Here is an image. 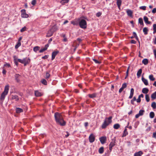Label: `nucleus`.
<instances>
[{"label": "nucleus", "mask_w": 156, "mask_h": 156, "mask_svg": "<svg viewBox=\"0 0 156 156\" xmlns=\"http://www.w3.org/2000/svg\"><path fill=\"white\" fill-rule=\"evenodd\" d=\"M54 117L56 123L61 126H64L66 125V122L64 121L61 114L58 112L54 114Z\"/></svg>", "instance_id": "1"}, {"label": "nucleus", "mask_w": 156, "mask_h": 156, "mask_svg": "<svg viewBox=\"0 0 156 156\" xmlns=\"http://www.w3.org/2000/svg\"><path fill=\"white\" fill-rule=\"evenodd\" d=\"M9 86L7 85L5 87L4 91L2 93L0 97V100L3 101L5 98V96L8 94L9 90Z\"/></svg>", "instance_id": "2"}, {"label": "nucleus", "mask_w": 156, "mask_h": 156, "mask_svg": "<svg viewBox=\"0 0 156 156\" xmlns=\"http://www.w3.org/2000/svg\"><path fill=\"white\" fill-rule=\"evenodd\" d=\"M112 116H110L108 118H106L104 122L101 126V128L102 129L106 128L109 124L112 122Z\"/></svg>", "instance_id": "3"}, {"label": "nucleus", "mask_w": 156, "mask_h": 156, "mask_svg": "<svg viewBox=\"0 0 156 156\" xmlns=\"http://www.w3.org/2000/svg\"><path fill=\"white\" fill-rule=\"evenodd\" d=\"M17 61L21 63L24 64V66L29 64L30 61V59L29 58L27 57L23 58V59H18Z\"/></svg>", "instance_id": "4"}, {"label": "nucleus", "mask_w": 156, "mask_h": 156, "mask_svg": "<svg viewBox=\"0 0 156 156\" xmlns=\"http://www.w3.org/2000/svg\"><path fill=\"white\" fill-rule=\"evenodd\" d=\"M79 25L80 27L84 29L87 27V22L84 19L80 20L79 22Z\"/></svg>", "instance_id": "5"}, {"label": "nucleus", "mask_w": 156, "mask_h": 156, "mask_svg": "<svg viewBox=\"0 0 156 156\" xmlns=\"http://www.w3.org/2000/svg\"><path fill=\"white\" fill-rule=\"evenodd\" d=\"M57 30V28L55 27H53L51 29L48 30L46 35L47 37H50L53 35L54 32Z\"/></svg>", "instance_id": "6"}, {"label": "nucleus", "mask_w": 156, "mask_h": 156, "mask_svg": "<svg viewBox=\"0 0 156 156\" xmlns=\"http://www.w3.org/2000/svg\"><path fill=\"white\" fill-rule=\"evenodd\" d=\"M88 139L90 143L93 142L95 140V136L94 134L91 133L89 136Z\"/></svg>", "instance_id": "7"}, {"label": "nucleus", "mask_w": 156, "mask_h": 156, "mask_svg": "<svg viewBox=\"0 0 156 156\" xmlns=\"http://www.w3.org/2000/svg\"><path fill=\"white\" fill-rule=\"evenodd\" d=\"M59 53V51L57 50H56L53 52L51 55V60H53L55 56Z\"/></svg>", "instance_id": "8"}, {"label": "nucleus", "mask_w": 156, "mask_h": 156, "mask_svg": "<svg viewBox=\"0 0 156 156\" xmlns=\"http://www.w3.org/2000/svg\"><path fill=\"white\" fill-rule=\"evenodd\" d=\"M144 112V110H140L139 113L136 115L135 118H138L140 116L143 115Z\"/></svg>", "instance_id": "9"}, {"label": "nucleus", "mask_w": 156, "mask_h": 156, "mask_svg": "<svg viewBox=\"0 0 156 156\" xmlns=\"http://www.w3.org/2000/svg\"><path fill=\"white\" fill-rule=\"evenodd\" d=\"M99 140L101 143L103 144H104L106 140V137L105 136H102L99 138Z\"/></svg>", "instance_id": "10"}, {"label": "nucleus", "mask_w": 156, "mask_h": 156, "mask_svg": "<svg viewBox=\"0 0 156 156\" xmlns=\"http://www.w3.org/2000/svg\"><path fill=\"white\" fill-rule=\"evenodd\" d=\"M35 95L37 97H41L42 96L43 94L40 92L39 90H37L34 91Z\"/></svg>", "instance_id": "11"}, {"label": "nucleus", "mask_w": 156, "mask_h": 156, "mask_svg": "<svg viewBox=\"0 0 156 156\" xmlns=\"http://www.w3.org/2000/svg\"><path fill=\"white\" fill-rule=\"evenodd\" d=\"M115 141L112 140L111 141L109 145V149L110 151H112L113 147L115 146Z\"/></svg>", "instance_id": "12"}, {"label": "nucleus", "mask_w": 156, "mask_h": 156, "mask_svg": "<svg viewBox=\"0 0 156 156\" xmlns=\"http://www.w3.org/2000/svg\"><path fill=\"white\" fill-rule=\"evenodd\" d=\"M144 20L145 23L147 24H151V22L148 21V18L146 16H144Z\"/></svg>", "instance_id": "13"}, {"label": "nucleus", "mask_w": 156, "mask_h": 156, "mask_svg": "<svg viewBox=\"0 0 156 156\" xmlns=\"http://www.w3.org/2000/svg\"><path fill=\"white\" fill-rule=\"evenodd\" d=\"M142 80L145 85H147L148 84L147 80L144 78L143 77H142Z\"/></svg>", "instance_id": "14"}, {"label": "nucleus", "mask_w": 156, "mask_h": 156, "mask_svg": "<svg viewBox=\"0 0 156 156\" xmlns=\"http://www.w3.org/2000/svg\"><path fill=\"white\" fill-rule=\"evenodd\" d=\"M122 1L121 0H117V5L119 9H120V6L122 4Z\"/></svg>", "instance_id": "15"}, {"label": "nucleus", "mask_w": 156, "mask_h": 156, "mask_svg": "<svg viewBox=\"0 0 156 156\" xmlns=\"http://www.w3.org/2000/svg\"><path fill=\"white\" fill-rule=\"evenodd\" d=\"M20 75L18 74H16L15 75V79L17 82H19L20 80L19 78Z\"/></svg>", "instance_id": "16"}, {"label": "nucleus", "mask_w": 156, "mask_h": 156, "mask_svg": "<svg viewBox=\"0 0 156 156\" xmlns=\"http://www.w3.org/2000/svg\"><path fill=\"white\" fill-rule=\"evenodd\" d=\"M142 72V69H140L137 73V76L138 78H139L141 76Z\"/></svg>", "instance_id": "17"}, {"label": "nucleus", "mask_w": 156, "mask_h": 156, "mask_svg": "<svg viewBox=\"0 0 156 156\" xmlns=\"http://www.w3.org/2000/svg\"><path fill=\"white\" fill-rule=\"evenodd\" d=\"M134 89L133 88H131L130 90V95L129 97V98L131 99L132 98L134 93Z\"/></svg>", "instance_id": "18"}, {"label": "nucleus", "mask_w": 156, "mask_h": 156, "mask_svg": "<svg viewBox=\"0 0 156 156\" xmlns=\"http://www.w3.org/2000/svg\"><path fill=\"white\" fill-rule=\"evenodd\" d=\"M149 91V89L147 88H144L142 90V92L145 94H147Z\"/></svg>", "instance_id": "19"}, {"label": "nucleus", "mask_w": 156, "mask_h": 156, "mask_svg": "<svg viewBox=\"0 0 156 156\" xmlns=\"http://www.w3.org/2000/svg\"><path fill=\"white\" fill-rule=\"evenodd\" d=\"M12 99L13 100L15 99L16 101H18L19 100L18 96L16 95H12Z\"/></svg>", "instance_id": "20"}, {"label": "nucleus", "mask_w": 156, "mask_h": 156, "mask_svg": "<svg viewBox=\"0 0 156 156\" xmlns=\"http://www.w3.org/2000/svg\"><path fill=\"white\" fill-rule=\"evenodd\" d=\"M143 152L141 151H139L134 154V156H140L143 154Z\"/></svg>", "instance_id": "21"}, {"label": "nucleus", "mask_w": 156, "mask_h": 156, "mask_svg": "<svg viewBox=\"0 0 156 156\" xmlns=\"http://www.w3.org/2000/svg\"><path fill=\"white\" fill-rule=\"evenodd\" d=\"M16 112L17 113H20L21 112H23V109L19 108H16Z\"/></svg>", "instance_id": "22"}, {"label": "nucleus", "mask_w": 156, "mask_h": 156, "mask_svg": "<svg viewBox=\"0 0 156 156\" xmlns=\"http://www.w3.org/2000/svg\"><path fill=\"white\" fill-rule=\"evenodd\" d=\"M148 30L146 27H144L143 29V32L145 35H147L148 34Z\"/></svg>", "instance_id": "23"}, {"label": "nucleus", "mask_w": 156, "mask_h": 156, "mask_svg": "<svg viewBox=\"0 0 156 156\" xmlns=\"http://www.w3.org/2000/svg\"><path fill=\"white\" fill-rule=\"evenodd\" d=\"M128 134V133L127 131L126 128L125 127L123 132V133L122 136V137L126 136Z\"/></svg>", "instance_id": "24"}, {"label": "nucleus", "mask_w": 156, "mask_h": 156, "mask_svg": "<svg viewBox=\"0 0 156 156\" xmlns=\"http://www.w3.org/2000/svg\"><path fill=\"white\" fill-rule=\"evenodd\" d=\"M142 62L144 65H147L148 63V60L147 58H144Z\"/></svg>", "instance_id": "25"}, {"label": "nucleus", "mask_w": 156, "mask_h": 156, "mask_svg": "<svg viewBox=\"0 0 156 156\" xmlns=\"http://www.w3.org/2000/svg\"><path fill=\"white\" fill-rule=\"evenodd\" d=\"M104 152V148L102 147L100 148L98 150L99 153L100 154H102Z\"/></svg>", "instance_id": "26"}, {"label": "nucleus", "mask_w": 156, "mask_h": 156, "mask_svg": "<svg viewBox=\"0 0 156 156\" xmlns=\"http://www.w3.org/2000/svg\"><path fill=\"white\" fill-rule=\"evenodd\" d=\"M151 97L152 100H154L156 98V91L151 94Z\"/></svg>", "instance_id": "27"}, {"label": "nucleus", "mask_w": 156, "mask_h": 156, "mask_svg": "<svg viewBox=\"0 0 156 156\" xmlns=\"http://www.w3.org/2000/svg\"><path fill=\"white\" fill-rule=\"evenodd\" d=\"M127 14L128 16H132L133 14V12L130 10H128L126 11Z\"/></svg>", "instance_id": "28"}, {"label": "nucleus", "mask_w": 156, "mask_h": 156, "mask_svg": "<svg viewBox=\"0 0 156 156\" xmlns=\"http://www.w3.org/2000/svg\"><path fill=\"white\" fill-rule=\"evenodd\" d=\"M138 22L140 24V25L144 26V23L143 21V20L141 18H140L138 19Z\"/></svg>", "instance_id": "29"}, {"label": "nucleus", "mask_w": 156, "mask_h": 156, "mask_svg": "<svg viewBox=\"0 0 156 156\" xmlns=\"http://www.w3.org/2000/svg\"><path fill=\"white\" fill-rule=\"evenodd\" d=\"M120 126V125L118 123H116L114 125L113 128L115 129H118Z\"/></svg>", "instance_id": "30"}, {"label": "nucleus", "mask_w": 156, "mask_h": 156, "mask_svg": "<svg viewBox=\"0 0 156 156\" xmlns=\"http://www.w3.org/2000/svg\"><path fill=\"white\" fill-rule=\"evenodd\" d=\"M21 45L20 42H18L15 46V48L16 49L18 48Z\"/></svg>", "instance_id": "31"}, {"label": "nucleus", "mask_w": 156, "mask_h": 156, "mask_svg": "<svg viewBox=\"0 0 156 156\" xmlns=\"http://www.w3.org/2000/svg\"><path fill=\"white\" fill-rule=\"evenodd\" d=\"M21 16L23 18H27L28 17L29 15L26 13L21 14Z\"/></svg>", "instance_id": "32"}, {"label": "nucleus", "mask_w": 156, "mask_h": 156, "mask_svg": "<svg viewBox=\"0 0 156 156\" xmlns=\"http://www.w3.org/2000/svg\"><path fill=\"white\" fill-rule=\"evenodd\" d=\"M41 83L44 85H46L47 84V82L46 80L44 79L42 80L41 81Z\"/></svg>", "instance_id": "33"}, {"label": "nucleus", "mask_w": 156, "mask_h": 156, "mask_svg": "<svg viewBox=\"0 0 156 156\" xmlns=\"http://www.w3.org/2000/svg\"><path fill=\"white\" fill-rule=\"evenodd\" d=\"M153 34H154L156 33V24H154L153 25Z\"/></svg>", "instance_id": "34"}, {"label": "nucleus", "mask_w": 156, "mask_h": 156, "mask_svg": "<svg viewBox=\"0 0 156 156\" xmlns=\"http://www.w3.org/2000/svg\"><path fill=\"white\" fill-rule=\"evenodd\" d=\"M50 76V74L49 72H47L46 73L45 78L48 80Z\"/></svg>", "instance_id": "35"}, {"label": "nucleus", "mask_w": 156, "mask_h": 156, "mask_svg": "<svg viewBox=\"0 0 156 156\" xmlns=\"http://www.w3.org/2000/svg\"><path fill=\"white\" fill-rule=\"evenodd\" d=\"M88 96L90 98H93L96 97V94L95 93H93L92 94H88Z\"/></svg>", "instance_id": "36"}, {"label": "nucleus", "mask_w": 156, "mask_h": 156, "mask_svg": "<svg viewBox=\"0 0 156 156\" xmlns=\"http://www.w3.org/2000/svg\"><path fill=\"white\" fill-rule=\"evenodd\" d=\"M154 116V114L153 112H151L150 113V117L151 118H153Z\"/></svg>", "instance_id": "37"}, {"label": "nucleus", "mask_w": 156, "mask_h": 156, "mask_svg": "<svg viewBox=\"0 0 156 156\" xmlns=\"http://www.w3.org/2000/svg\"><path fill=\"white\" fill-rule=\"evenodd\" d=\"M149 78L151 81H154L155 80V78L152 75H151L149 76Z\"/></svg>", "instance_id": "38"}, {"label": "nucleus", "mask_w": 156, "mask_h": 156, "mask_svg": "<svg viewBox=\"0 0 156 156\" xmlns=\"http://www.w3.org/2000/svg\"><path fill=\"white\" fill-rule=\"evenodd\" d=\"M151 106L153 109H155L156 108V102H153L151 104Z\"/></svg>", "instance_id": "39"}, {"label": "nucleus", "mask_w": 156, "mask_h": 156, "mask_svg": "<svg viewBox=\"0 0 156 156\" xmlns=\"http://www.w3.org/2000/svg\"><path fill=\"white\" fill-rule=\"evenodd\" d=\"M40 47L39 46H35L34 47L33 50L35 52H37V51L39 49Z\"/></svg>", "instance_id": "40"}, {"label": "nucleus", "mask_w": 156, "mask_h": 156, "mask_svg": "<svg viewBox=\"0 0 156 156\" xmlns=\"http://www.w3.org/2000/svg\"><path fill=\"white\" fill-rule=\"evenodd\" d=\"M145 99L147 102H148L150 101V98L148 95L146 94L145 95Z\"/></svg>", "instance_id": "41"}, {"label": "nucleus", "mask_w": 156, "mask_h": 156, "mask_svg": "<svg viewBox=\"0 0 156 156\" xmlns=\"http://www.w3.org/2000/svg\"><path fill=\"white\" fill-rule=\"evenodd\" d=\"M26 29H27V28L26 27H23V28H22L21 30H20V32H23L24 31H25L26 30Z\"/></svg>", "instance_id": "42"}, {"label": "nucleus", "mask_w": 156, "mask_h": 156, "mask_svg": "<svg viewBox=\"0 0 156 156\" xmlns=\"http://www.w3.org/2000/svg\"><path fill=\"white\" fill-rule=\"evenodd\" d=\"M136 100V99L135 97H134L133 99L131 101V102L133 105L134 104V101H135Z\"/></svg>", "instance_id": "43"}, {"label": "nucleus", "mask_w": 156, "mask_h": 156, "mask_svg": "<svg viewBox=\"0 0 156 156\" xmlns=\"http://www.w3.org/2000/svg\"><path fill=\"white\" fill-rule=\"evenodd\" d=\"M77 41H78V43L77 44V46H79L80 44V43L81 42V41H82V40L81 39L79 38H78L77 39Z\"/></svg>", "instance_id": "44"}, {"label": "nucleus", "mask_w": 156, "mask_h": 156, "mask_svg": "<svg viewBox=\"0 0 156 156\" xmlns=\"http://www.w3.org/2000/svg\"><path fill=\"white\" fill-rule=\"evenodd\" d=\"M140 9H143L144 10H145L146 9V6H140Z\"/></svg>", "instance_id": "45"}, {"label": "nucleus", "mask_w": 156, "mask_h": 156, "mask_svg": "<svg viewBox=\"0 0 156 156\" xmlns=\"http://www.w3.org/2000/svg\"><path fill=\"white\" fill-rule=\"evenodd\" d=\"M101 13L100 12H98L96 14V16L98 17H100L101 15Z\"/></svg>", "instance_id": "46"}, {"label": "nucleus", "mask_w": 156, "mask_h": 156, "mask_svg": "<svg viewBox=\"0 0 156 156\" xmlns=\"http://www.w3.org/2000/svg\"><path fill=\"white\" fill-rule=\"evenodd\" d=\"M93 60L96 63L99 64L101 63V62L100 61H98L96 59H93Z\"/></svg>", "instance_id": "47"}, {"label": "nucleus", "mask_w": 156, "mask_h": 156, "mask_svg": "<svg viewBox=\"0 0 156 156\" xmlns=\"http://www.w3.org/2000/svg\"><path fill=\"white\" fill-rule=\"evenodd\" d=\"M48 47H49L48 44H47L45 45L44 47L43 48L45 50H47V49H48Z\"/></svg>", "instance_id": "48"}, {"label": "nucleus", "mask_w": 156, "mask_h": 156, "mask_svg": "<svg viewBox=\"0 0 156 156\" xmlns=\"http://www.w3.org/2000/svg\"><path fill=\"white\" fill-rule=\"evenodd\" d=\"M49 57V55H45L44 56L42 57V58L43 59H47Z\"/></svg>", "instance_id": "49"}, {"label": "nucleus", "mask_w": 156, "mask_h": 156, "mask_svg": "<svg viewBox=\"0 0 156 156\" xmlns=\"http://www.w3.org/2000/svg\"><path fill=\"white\" fill-rule=\"evenodd\" d=\"M36 0H33L31 2V4L33 5H34L36 3Z\"/></svg>", "instance_id": "50"}, {"label": "nucleus", "mask_w": 156, "mask_h": 156, "mask_svg": "<svg viewBox=\"0 0 156 156\" xmlns=\"http://www.w3.org/2000/svg\"><path fill=\"white\" fill-rule=\"evenodd\" d=\"M126 83H124L122 84V87L124 89V88H126Z\"/></svg>", "instance_id": "51"}, {"label": "nucleus", "mask_w": 156, "mask_h": 156, "mask_svg": "<svg viewBox=\"0 0 156 156\" xmlns=\"http://www.w3.org/2000/svg\"><path fill=\"white\" fill-rule=\"evenodd\" d=\"M60 3L62 5H64L65 4L68 3V2H66V1H65V0H62L60 2Z\"/></svg>", "instance_id": "52"}, {"label": "nucleus", "mask_w": 156, "mask_h": 156, "mask_svg": "<svg viewBox=\"0 0 156 156\" xmlns=\"http://www.w3.org/2000/svg\"><path fill=\"white\" fill-rule=\"evenodd\" d=\"M4 66H5V67H7L9 68L10 67V65L9 64V63H6V64H5L4 65Z\"/></svg>", "instance_id": "53"}, {"label": "nucleus", "mask_w": 156, "mask_h": 156, "mask_svg": "<svg viewBox=\"0 0 156 156\" xmlns=\"http://www.w3.org/2000/svg\"><path fill=\"white\" fill-rule=\"evenodd\" d=\"M152 137L156 138V132L153 133Z\"/></svg>", "instance_id": "54"}, {"label": "nucleus", "mask_w": 156, "mask_h": 156, "mask_svg": "<svg viewBox=\"0 0 156 156\" xmlns=\"http://www.w3.org/2000/svg\"><path fill=\"white\" fill-rule=\"evenodd\" d=\"M21 11L22 12L21 14L26 13V10L24 9H22Z\"/></svg>", "instance_id": "55"}, {"label": "nucleus", "mask_w": 156, "mask_h": 156, "mask_svg": "<svg viewBox=\"0 0 156 156\" xmlns=\"http://www.w3.org/2000/svg\"><path fill=\"white\" fill-rule=\"evenodd\" d=\"M131 43L132 44H135L136 43V41L133 40H132L131 41Z\"/></svg>", "instance_id": "56"}, {"label": "nucleus", "mask_w": 156, "mask_h": 156, "mask_svg": "<svg viewBox=\"0 0 156 156\" xmlns=\"http://www.w3.org/2000/svg\"><path fill=\"white\" fill-rule=\"evenodd\" d=\"M141 101L140 98V97H138V99L136 100V101L138 103L140 102Z\"/></svg>", "instance_id": "57"}, {"label": "nucleus", "mask_w": 156, "mask_h": 156, "mask_svg": "<svg viewBox=\"0 0 156 156\" xmlns=\"http://www.w3.org/2000/svg\"><path fill=\"white\" fill-rule=\"evenodd\" d=\"M45 51V50L43 48H42L41 49V50H39V52L40 53H42V52H43V51Z\"/></svg>", "instance_id": "58"}, {"label": "nucleus", "mask_w": 156, "mask_h": 156, "mask_svg": "<svg viewBox=\"0 0 156 156\" xmlns=\"http://www.w3.org/2000/svg\"><path fill=\"white\" fill-rule=\"evenodd\" d=\"M152 12L153 13H155L156 12V8H154L152 10Z\"/></svg>", "instance_id": "59"}, {"label": "nucleus", "mask_w": 156, "mask_h": 156, "mask_svg": "<svg viewBox=\"0 0 156 156\" xmlns=\"http://www.w3.org/2000/svg\"><path fill=\"white\" fill-rule=\"evenodd\" d=\"M124 89L122 87H121L119 89V93H121L122 92V91Z\"/></svg>", "instance_id": "60"}, {"label": "nucleus", "mask_w": 156, "mask_h": 156, "mask_svg": "<svg viewBox=\"0 0 156 156\" xmlns=\"http://www.w3.org/2000/svg\"><path fill=\"white\" fill-rule=\"evenodd\" d=\"M133 36L134 37H136V38H137V36L135 32H133Z\"/></svg>", "instance_id": "61"}, {"label": "nucleus", "mask_w": 156, "mask_h": 156, "mask_svg": "<svg viewBox=\"0 0 156 156\" xmlns=\"http://www.w3.org/2000/svg\"><path fill=\"white\" fill-rule=\"evenodd\" d=\"M2 73L3 74H5L6 73V71L4 69H3Z\"/></svg>", "instance_id": "62"}, {"label": "nucleus", "mask_w": 156, "mask_h": 156, "mask_svg": "<svg viewBox=\"0 0 156 156\" xmlns=\"http://www.w3.org/2000/svg\"><path fill=\"white\" fill-rule=\"evenodd\" d=\"M52 38H50L49 40L48 41V44H50L51 42L52 41Z\"/></svg>", "instance_id": "63"}, {"label": "nucleus", "mask_w": 156, "mask_h": 156, "mask_svg": "<svg viewBox=\"0 0 156 156\" xmlns=\"http://www.w3.org/2000/svg\"><path fill=\"white\" fill-rule=\"evenodd\" d=\"M154 53L155 56H156V50L154 49Z\"/></svg>", "instance_id": "64"}]
</instances>
